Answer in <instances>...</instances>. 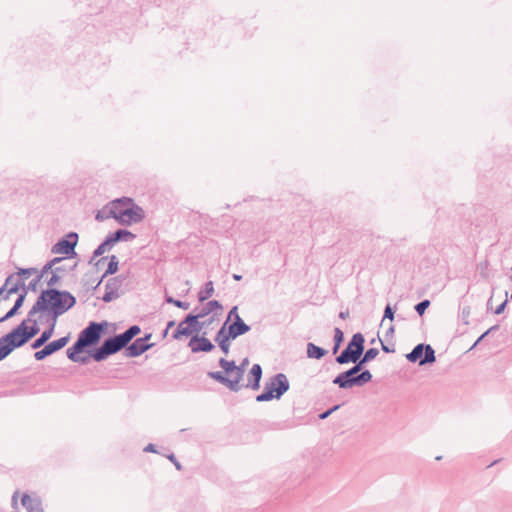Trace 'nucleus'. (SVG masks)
<instances>
[{
    "instance_id": "nucleus-1",
    "label": "nucleus",
    "mask_w": 512,
    "mask_h": 512,
    "mask_svg": "<svg viewBox=\"0 0 512 512\" xmlns=\"http://www.w3.org/2000/svg\"><path fill=\"white\" fill-rule=\"evenodd\" d=\"M76 304V298L68 291L55 288L43 290L35 304L30 309V317L38 313L49 312L51 320L56 323L59 316L63 315Z\"/></svg>"
},
{
    "instance_id": "nucleus-2",
    "label": "nucleus",
    "mask_w": 512,
    "mask_h": 512,
    "mask_svg": "<svg viewBox=\"0 0 512 512\" xmlns=\"http://www.w3.org/2000/svg\"><path fill=\"white\" fill-rule=\"evenodd\" d=\"M109 213L121 225L139 223L145 217L143 208L135 204L133 199L129 197H122L112 201Z\"/></svg>"
},
{
    "instance_id": "nucleus-3",
    "label": "nucleus",
    "mask_w": 512,
    "mask_h": 512,
    "mask_svg": "<svg viewBox=\"0 0 512 512\" xmlns=\"http://www.w3.org/2000/svg\"><path fill=\"white\" fill-rule=\"evenodd\" d=\"M218 363L227 375L221 371L208 372L209 378L219 382L233 392H239L245 387V385L241 384L244 377L243 370L237 368L235 361L220 358Z\"/></svg>"
},
{
    "instance_id": "nucleus-4",
    "label": "nucleus",
    "mask_w": 512,
    "mask_h": 512,
    "mask_svg": "<svg viewBox=\"0 0 512 512\" xmlns=\"http://www.w3.org/2000/svg\"><path fill=\"white\" fill-rule=\"evenodd\" d=\"M364 336L356 333L348 343L347 347L336 357L338 364L355 363L364 352Z\"/></svg>"
},
{
    "instance_id": "nucleus-5",
    "label": "nucleus",
    "mask_w": 512,
    "mask_h": 512,
    "mask_svg": "<svg viewBox=\"0 0 512 512\" xmlns=\"http://www.w3.org/2000/svg\"><path fill=\"white\" fill-rule=\"evenodd\" d=\"M126 347L125 342L122 340L120 335H115L113 337H110L101 344L100 347L96 348L92 354L91 357L97 361L101 362L108 358L110 355H113L123 348Z\"/></svg>"
},
{
    "instance_id": "nucleus-6",
    "label": "nucleus",
    "mask_w": 512,
    "mask_h": 512,
    "mask_svg": "<svg viewBox=\"0 0 512 512\" xmlns=\"http://www.w3.org/2000/svg\"><path fill=\"white\" fill-rule=\"evenodd\" d=\"M406 358L412 363L418 361L420 366L432 364L436 361L435 351L432 346L423 343L416 345L412 351L406 355Z\"/></svg>"
},
{
    "instance_id": "nucleus-7",
    "label": "nucleus",
    "mask_w": 512,
    "mask_h": 512,
    "mask_svg": "<svg viewBox=\"0 0 512 512\" xmlns=\"http://www.w3.org/2000/svg\"><path fill=\"white\" fill-rule=\"evenodd\" d=\"M106 325V322H90L89 325L80 332L77 342L84 348L96 344L100 340L101 333Z\"/></svg>"
},
{
    "instance_id": "nucleus-8",
    "label": "nucleus",
    "mask_w": 512,
    "mask_h": 512,
    "mask_svg": "<svg viewBox=\"0 0 512 512\" xmlns=\"http://www.w3.org/2000/svg\"><path fill=\"white\" fill-rule=\"evenodd\" d=\"M78 242V234L75 232H70L66 235L65 238L60 239L56 244L52 246V253L54 254H64L66 256H75V247Z\"/></svg>"
},
{
    "instance_id": "nucleus-9",
    "label": "nucleus",
    "mask_w": 512,
    "mask_h": 512,
    "mask_svg": "<svg viewBox=\"0 0 512 512\" xmlns=\"http://www.w3.org/2000/svg\"><path fill=\"white\" fill-rule=\"evenodd\" d=\"M366 363L363 362V359L360 357L358 361L355 362V365L351 367L349 370L340 373L333 379V384L338 385L341 389H350L352 388V383H349L353 377L358 375L362 368Z\"/></svg>"
},
{
    "instance_id": "nucleus-10",
    "label": "nucleus",
    "mask_w": 512,
    "mask_h": 512,
    "mask_svg": "<svg viewBox=\"0 0 512 512\" xmlns=\"http://www.w3.org/2000/svg\"><path fill=\"white\" fill-rule=\"evenodd\" d=\"M265 388L271 390L276 399L279 400L289 390L290 384L285 374L278 373L265 383Z\"/></svg>"
},
{
    "instance_id": "nucleus-11",
    "label": "nucleus",
    "mask_w": 512,
    "mask_h": 512,
    "mask_svg": "<svg viewBox=\"0 0 512 512\" xmlns=\"http://www.w3.org/2000/svg\"><path fill=\"white\" fill-rule=\"evenodd\" d=\"M151 336V334H146L144 337L137 338L130 345H127L125 350V356L138 357L147 350H149L153 346V343H148Z\"/></svg>"
},
{
    "instance_id": "nucleus-12",
    "label": "nucleus",
    "mask_w": 512,
    "mask_h": 512,
    "mask_svg": "<svg viewBox=\"0 0 512 512\" xmlns=\"http://www.w3.org/2000/svg\"><path fill=\"white\" fill-rule=\"evenodd\" d=\"M222 309L223 306L218 300H210L201 309L195 308L194 312L197 311L196 314H188L187 321L191 323H200L199 319L206 317L216 310L222 311Z\"/></svg>"
},
{
    "instance_id": "nucleus-13",
    "label": "nucleus",
    "mask_w": 512,
    "mask_h": 512,
    "mask_svg": "<svg viewBox=\"0 0 512 512\" xmlns=\"http://www.w3.org/2000/svg\"><path fill=\"white\" fill-rule=\"evenodd\" d=\"M68 341H69V336H64V337H61L57 340H54V341L48 343L47 345H45V347L43 349L35 352V354H34L35 359L37 361L43 360L47 356L59 351L64 346H66Z\"/></svg>"
},
{
    "instance_id": "nucleus-14",
    "label": "nucleus",
    "mask_w": 512,
    "mask_h": 512,
    "mask_svg": "<svg viewBox=\"0 0 512 512\" xmlns=\"http://www.w3.org/2000/svg\"><path fill=\"white\" fill-rule=\"evenodd\" d=\"M122 286V279L119 277H112L107 280L105 284V293L102 300L106 303L111 302L119 297V289Z\"/></svg>"
},
{
    "instance_id": "nucleus-15",
    "label": "nucleus",
    "mask_w": 512,
    "mask_h": 512,
    "mask_svg": "<svg viewBox=\"0 0 512 512\" xmlns=\"http://www.w3.org/2000/svg\"><path fill=\"white\" fill-rule=\"evenodd\" d=\"M188 346L193 353L211 352L215 348L214 344L208 338L204 336L199 337L197 335L190 339Z\"/></svg>"
},
{
    "instance_id": "nucleus-16",
    "label": "nucleus",
    "mask_w": 512,
    "mask_h": 512,
    "mask_svg": "<svg viewBox=\"0 0 512 512\" xmlns=\"http://www.w3.org/2000/svg\"><path fill=\"white\" fill-rule=\"evenodd\" d=\"M188 320V315L181 321L173 334L174 339H179L181 336H189L193 332H199L202 329V324L191 323Z\"/></svg>"
},
{
    "instance_id": "nucleus-17",
    "label": "nucleus",
    "mask_w": 512,
    "mask_h": 512,
    "mask_svg": "<svg viewBox=\"0 0 512 512\" xmlns=\"http://www.w3.org/2000/svg\"><path fill=\"white\" fill-rule=\"evenodd\" d=\"M24 325L19 324L16 328H14L11 332L4 335V341H7L14 349L19 348L27 343V340L24 339Z\"/></svg>"
},
{
    "instance_id": "nucleus-18",
    "label": "nucleus",
    "mask_w": 512,
    "mask_h": 512,
    "mask_svg": "<svg viewBox=\"0 0 512 512\" xmlns=\"http://www.w3.org/2000/svg\"><path fill=\"white\" fill-rule=\"evenodd\" d=\"M262 378V367L260 364H254L247 376V384H245V388H250L252 390H258L260 388V381Z\"/></svg>"
},
{
    "instance_id": "nucleus-19",
    "label": "nucleus",
    "mask_w": 512,
    "mask_h": 512,
    "mask_svg": "<svg viewBox=\"0 0 512 512\" xmlns=\"http://www.w3.org/2000/svg\"><path fill=\"white\" fill-rule=\"evenodd\" d=\"M21 504L27 512H44L42 500L38 496L32 497L25 493L22 496Z\"/></svg>"
},
{
    "instance_id": "nucleus-20",
    "label": "nucleus",
    "mask_w": 512,
    "mask_h": 512,
    "mask_svg": "<svg viewBox=\"0 0 512 512\" xmlns=\"http://www.w3.org/2000/svg\"><path fill=\"white\" fill-rule=\"evenodd\" d=\"M35 316L30 317V311L28 312L27 318L24 319L20 324L24 325V339L27 340V342L36 336L39 332V327L37 324V320L34 318Z\"/></svg>"
},
{
    "instance_id": "nucleus-21",
    "label": "nucleus",
    "mask_w": 512,
    "mask_h": 512,
    "mask_svg": "<svg viewBox=\"0 0 512 512\" xmlns=\"http://www.w3.org/2000/svg\"><path fill=\"white\" fill-rule=\"evenodd\" d=\"M227 328L234 340L250 331V326L241 317H237Z\"/></svg>"
},
{
    "instance_id": "nucleus-22",
    "label": "nucleus",
    "mask_w": 512,
    "mask_h": 512,
    "mask_svg": "<svg viewBox=\"0 0 512 512\" xmlns=\"http://www.w3.org/2000/svg\"><path fill=\"white\" fill-rule=\"evenodd\" d=\"M56 323L51 320L49 327L42 332L40 337H38L31 345L32 349H38L43 346L53 335Z\"/></svg>"
},
{
    "instance_id": "nucleus-23",
    "label": "nucleus",
    "mask_w": 512,
    "mask_h": 512,
    "mask_svg": "<svg viewBox=\"0 0 512 512\" xmlns=\"http://www.w3.org/2000/svg\"><path fill=\"white\" fill-rule=\"evenodd\" d=\"M115 245V242L112 236L109 234L106 239L94 250L93 257L90 260L92 263L95 257L103 255L107 250H110Z\"/></svg>"
},
{
    "instance_id": "nucleus-24",
    "label": "nucleus",
    "mask_w": 512,
    "mask_h": 512,
    "mask_svg": "<svg viewBox=\"0 0 512 512\" xmlns=\"http://www.w3.org/2000/svg\"><path fill=\"white\" fill-rule=\"evenodd\" d=\"M372 379V374L369 370L361 371L360 374L356 375L351 379L349 383H352V387L354 386H363L364 384L370 382Z\"/></svg>"
},
{
    "instance_id": "nucleus-25",
    "label": "nucleus",
    "mask_w": 512,
    "mask_h": 512,
    "mask_svg": "<svg viewBox=\"0 0 512 512\" xmlns=\"http://www.w3.org/2000/svg\"><path fill=\"white\" fill-rule=\"evenodd\" d=\"M110 235L112 236L115 244L119 241H132L136 237L135 234L125 229H119Z\"/></svg>"
},
{
    "instance_id": "nucleus-26",
    "label": "nucleus",
    "mask_w": 512,
    "mask_h": 512,
    "mask_svg": "<svg viewBox=\"0 0 512 512\" xmlns=\"http://www.w3.org/2000/svg\"><path fill=\"white\" fill-rule=\"evenodd\" d=\"M327 351L313 343L307 344V356L313 359H321L325 356Z\"/></svg>"
},
{
    "instance_id": "nucleus-27",
    "label": "nucleus",
    "mask_w": 512,
    "mask_h": 512,
    "mask_svg": "<svg viewBox=\"0 0 512 512\" xmlns=\"http://www.w3.org/2000/svg\"><path fill=\"white\" fill-rule=\"evenodd\" d=\"M214 340L217 344H221L224 342L226 343L228 341L234 340L226 326V323H224L222 327L218 330Z\"/></svg>"
},
{
    "instance_id": "nucleus-28",
    "label": "nucleus",
    "mask_w": 512,
    "mask_h": 512,
    "mask_svg": "<svg viewBox=\"0 0 512 512\" xmlns=\"http://www.w3.org/2000/svg\"><path fill=\"white\" fill-rule=\"evenodd\" d=\"M141 329L137 325L130 326L126 331L119 334L122 340L125 342L126 346L129 342L140 333Z\"/></svg>"
},
{
    "instance_id": "nucleus-29",
    "label": "nucleus",
    "mask_w": 512,
    "mask_h": 512,
    "mask_svg": "<svg viewBox=\"0 0 512 512\" xmlns=\"http://www.w3.org/2000/svg\"><path fill=\"white\" fill-rule=\"evenodd\" d=\"M214 293V285L212 281L205 283L204 288L198 293V300L204 302L209 299Z\"/></svg>"
},
{
    "instance_id": "nucleus-30",
    "label": "nucleus",
    "mask_w": 512,
    "mask_h": 512,
    "mask_svg": "<svg viewBox=\"0 0 512 512\" xmlns=\"http://www.w3.org/2000/svg\"><path fill=\"white\" fill-rule=\"evenodd\" d=\"M20 288H25L24 283L15 275V280L6 288L7 291L4 295V299H9L10 295L17 293Z\"/></svg>"
},
{
    "instance_id": "nucleus-31",
    "label": "nucleus",
    "mask_w": 512,
    "mask_h": 512,
    "mask_svg": "<svg viewBox=\"0 0 512 512\" xmlns=\"http://www.w3.org/2000/svg\"><path fill=\"white\" fill-rule=\"evenodd\" d=\"M83 349L84 347L76 341L70 348L67 349V357L71 361L77 362L79 358L78 354L81 353Z\"/></svg>"
},
{
    "instance_id": "nucleus-32",
    "label": "nucleus",
    "mask_w": 512,
    "mask_h": 512,
    "mask_svg": "<svg viewBox=\"0 0 512 512\" xmlns=\"http://www.w3.org/2000/svg\"><path fill=\"white\" fill-rule=\"evenodd\" d=\"M13 350L14 348L7 341H4L2 336L0 338V361L5 359Z\"/></svg>"
},
{
    "instance_id": "nucleus-33",
    "label": "nucleus",
    "mask_w": 512,
    "mask_h": 512,
    "mask_svg": "<svg viewBox=\"0 0 512 512\" xmlns=\"http://www.w3.org/2000/svg\"><path fill=\"white\" fill-rule=\"evenodd\" d=\"M118 265H119L118 258L115 255H112L110 257V261L108 263L107 270L103 274L102 279L108 275H112V274L116 273L118 270Z\"/></svg>"
},
{
    "instance_id": "nucleus-34",
    "label": "nucleus",
    "mask_w": 512,
    "mask_h": 512,
    "mask_svg": "<svg viewBox=\"0 0 512 512\" xmlns=\"http://www.w3.org/2000/svg\"><path fill=\"white\" fill-rule=\"evenodd\" d=\"M165 301L169 304H173L176 307L184 309V310H187L190 307V303L176 300L172 296H168V295L165 297Z\"/></svg>"
},
{
    "instance_id": "nucleus-35",
    "label": "nucleus",
    "mask_w": 512,
    "mask_h": 512,
    "mask_svg": "<svg viewBox=\"0 0 512 512\" xmlns=\"http://www.w3.org/2000/svg\"><path fill=\"white\" fill-rule=\"evenodd\" d=\"M379 354V350L377 348H370L368 349L362 359H363V362L367 363L371 360H373L374 358H376V356Z\"/></svg>"
},
{
    "instance_id": "nucleus-36",
    "label": "nucleus",
    "mask_w": 512,
    "mask_h": 512,
    "mask_svg": "<svg viewBox=\"0 0 512 512\" xmlns=\"http://www.w3.org/2000/svg\"><path fill=\"white\" fill-rule=\"evenodd\" d=\"M430 306V301L425 299L415 305L416 312L421 316L424 314L426 309Z\"/></svg>"
},
{
    "instance_id": "nucleus-37",
    "label": "nucleus",
    "mask_w": 512,
    "mask_h": 512,
    "mask_svg": "<svg viewBox=\"0 0 512 512\" xmlns=\"http://www.w3.org/2000/svg\"><path fill=\"white\" fill-rule=\"evenodd\" d=\"M27 296V289L23 288L21 293L18 295L15 303H14V306L18 309H20L25 301V298Z\"/></svg>"
},
{
    "instance_id": "nucleus-38",
    "label": "nucleus",
    "mask_w": 512,
    "mask_h": 512,
    "mask_svg": "<svg viewBox=\"0 0 512 512\" xmlns=\"http://www.w3.org/2000/svg\"><path fill=\"white\" fill-rule=\"evenodd\" d=\"M61 280V276L57 274L56 272L52 271L51 277L47 280V285L49 287L56 286Z\"/></svg>"
},
{
    "instance_id": "nucleus-39",
    "label": "nucleus",
    "mask_w": 512,
    "mask_h": 512,
    "mask_svg": "<svg viewBox=\"0 0 512 512\" xmlns=\"http://www.w3.org/2000/svg\"><path fill=\"white\" fill-rule=\"evenodd\" d=\"M15 280V275L14 274H11L9 275L6 280H5V283L2 287H0V296L1 295H5L6 291H7V287Z\"/></svg>"
},
{
    "instance_id": "nucleus-40",
    "label": "nucleus",
    "mask_w": 512,
    "mask_h": 512,
    "mask_svg": "<svg viewBox=\"0 0 512 512\" xmlns=\"http://www.w3.org/2000/svg\"><path fill=\"white\" fill-rule=\"evenodd\" d=\"M237 317H240V315L238 314V308L237 306H234L228 313V316H227V319L224 323H226V325L228 324V322H230L231 320L235 321Z\"/></svg>"
},
{
    "instance_id": "nucleus-41",
    "label": "nucleus",
    "mask_w": 512,
    "mask_h": 512,
    "mask_svg": "<svg viewBox=\"0 0 512 512\" xmlns=\"http://www.w3.org/2000/svg\"><path fill=\"white\" fill-rule=\"evenodd\" d=\"M18 311L19 309L13 305V307L3 317H0V323L14 317Z\"/></svg>"
},
{
    "instance_id": "nucleus-42",
    "label": "nucleus",
    "mask_w": 512,
    "mask_h": 512,
    "mask_svg": "<svg viewBox=\"0 0 512 512\" xmlns=\"http://www.w3.org/2000/svg\"><path fill=\"white\" fill-rule=\"evenodd\" d=\"M344 339L343 332L340 328H335L334 330V343H337L338 345H341L342 341Z\"/></svg>"
},
{
    "instance_id": "nucleus-43",
    "label": "nucleus",
    "mask_w": 512,
    "mask_h": 512,
    "mask_svg": "<svg viewBox=\"0 0 512 512\" xmlns=\"http://www.w3.org/2000/svg\"><path fill=\"white\" fill-rule=\"evenodd\" d=\"M394 314H395V311L393 310V308L388 304L386 307H385V310H384V319H390V320H393L394 319Z\"/></svg>"
},
{
    "instance_id": "nucleus-44",
    "label": "nucleus",
    "mask_w": 512,
    "mask_h": 512,
    "mask_svg": "<svg viewBox=\"0 0 512 512\" xmlns=\"http://www.w3.org/2000/svg\"><path fill=\"white\" fill-rule=\"evenodd\" d=\"M40 278H41V276H37L35 279H33V280L29 283V285H28L27 287L25 286V289H27V291H28V290L36 291V289H37V285H38V283H39V281H40Z\"/></svg>"
},
{
    "instance_id": "nucleus-45",
    "label": "nucleus",
    "mask_w": 512,
    "mask_h": 512,
    "mask_svg": "<svg viewBox=\"0 0 512 512\" xmlns=\"http://www.w3.org/2000/svg\"><path fill=\"white\" fill-rule=\"evenodd\" d=\"M498 329V326L495 325V326H492L491 328H489L485 333H483L478 339L477 341L472 345L471 349H473L485 336H487L490 332L494 331Z\"/></svg>"
},
{
    "instance_id": "nucleus-46",
    "label": "nucleus",
    "mask_w": 512,
    "mask_h": 512,
    "mask_svg": "<svg viewBox=\"0 0 512 512\" xmlns=\"http://www.w3.org/2000/svg\"><path fill=\"white\" fill-rule=\"evenodd\" d=\"M230 345H231V341H228V342H224V343H221V344H218L219 348L221 349V351L227 355L230 351Z\"/></svg>"
},
{
    "instance_id": "nucleus-47",
    "label": "nucleus",
    "mask_w": 512,
    "mask_h": 512,
    "mask_svg": "<svg viewBox=\"0 0 512 512\" xmlns=\"http://www.w3.org/2000/svg\"><path fill=\"white\" fill-rule=\"evenodd\" d=\"M54 267H55V266H54L53 264H51V262H50V261H49V262H47V263L44 265V267H43V269H42V271H41V274H40L39 276H41V277H42V276H43L45 273H47L49 270H51V272H52V271H53V269H54Z\"/></svg>"
},
{
    "instance_id": "nucleus-48",
    "label": "nucleus",
    "mask_w": 512,
    "mask_h": 512,
    "mask_svg": "<svg viewBox=\"0 0 512 512\" xmlns=\"http://www.w3.org/2000/svg\"><path fill=\"white\" fill-rule=\"evenodd\" d=\"M35 269L28 268V269H20L18 272L19 276H28L31 275L33 272H35Z\"/></svg>"
},
{
    "instance_id": "nucleus-49",
    "label": "nucleus",
    "mask_w": 512,
    "mask_h": 512,
    "mask_svg": "<svg viewBox=\"0 0 512 512\" xmlns=\"http://www.w3.org/2000/svg\"><path fill=\"white\" fill-rule=\"evenodd\" d=\"M338 407H339V406H334L333 408H331V409H329V410H327V411H325V412L321 413V414L319 415V418H320V419H322V420H323V419H326V418H327V417H328V416H329L333 411H335L336 409H338Z\"/></svg>"
},
{
    "instance_id": "nucleus-50",
    "label": "nucleus",
    "mask_w": 512,
    "mask_h": 512,
    "mask_svg": "<svg viewBox=\"0 0 512 512\" xmlns=\"http://www.w3.org/2000/svg\"><path fill=\"white\" fill-rule=\"evenodd\" d=\"M263 393H264V395L266 396V399H267L268 401H271V400H273V399H276V396L274 395V393H272V391H271V390H269V389H267V388H265V387H264V392H263Z\"/></svg>"
},
{
    "instance_id": "nucleus-51",
    "label": "nucleus",
    "mask_w": 512,
    "mask_h": 512,
    "mask_svg": "<svg viewBox=\"0 0 512 512\" xmlns=\"http://www.w3.org/2000/svg\"><path fill=\"white\" fill-rule=\"evenodd\" d=\"M507 302H508V300H507V299H506L504 302H502V303H501V304H500V305L495 309V314H501V313L504 311V309H505V307H506V305H507Z\"/></svg>"
},
{
    "instance_id": "nucleus-52",
    "label": "nucleus",
    "mask_w": 512,
    "mask_h": 512,
    "mask_svg": "<svg viewBox=\"0 0 512 512\" xmlns=\"http://www.w3.org/2000/svg\"><path fill=\"white\" fill-rule=\"evenodd\" d=\"M168 458L175 465L177 470H181V464L177 461V459L174 456V454H171Z\"/></svg>"
},
{
    "instance_id": "nucleus-53",
    "label": "nucleus",
    "mask_w": 512,
    "mask_h": 512,
    "mask_svg": "<svg viewBox=\"0 0 512 512\" xmlns=\"http://www.w3.org/2000/svg\"><path fill=\"white\" fill-rule=\"evenodd\" d=\"M18 494H19V492L15 491L14 494L12 495V506L15 509H17V507H18V502H17Z\"/></svg>"
},
{
    "instance_id": "nucleus-54",
    "label": "nucleus",
    "mask_w": 512,
    "mask_h": 512,
    "mask_svg": "<svg viewBox=\"0 0 512 512\" xmlns=\"http://www.w3.org/2000/svg\"><path fill=\"white\" fill-rule=\"evenodd\" d=\"M248 363H249L248 358H245V359L242 360L240 365H237V368H241L243 370V374H244L245 370H246V366L248 365Z\"/></svg>"
},
{
    "instance_id": "nucleus-55",
    "label": "nucleus",
    "mask_w": 512,
    "mask_h": 512,
    "mask_svg": "<svg viewBox=\"0 0 512 512\" xmlns=\"http://www.w3.org/2000/svg\"><path fill=\"white\" fill-rule=\"evenodd\" d=\"M380 343H381V349L385 352V353H391V352H394V349H390L387 345L384 344V342L379 339Z\"/></svg>"
},
{
    "instance_id": "nucleus-56",
    "label": "nucleus",
    "mask_w": 512,
    "mask_h": 512,
    "mask_svg": "<svg viewBox=\"0 0 512 512\" xmlns=\"http://www.w3.org/2000/svg\"><path fill=\"white\" fill-rule=\"evenodd\" d=\"M54 272L57 274L67 271V268L65 266H55L53 269Z\"/></svg>"
},
{
    "instance_id": "nucleus-57",
    "label": "nucleus",
    "mask_w": 512,
    "mask_h": 512,
    "mask_svg": "<svg viewBox=\"0 0 512 512\" xmlns=\"http://www.w3.org/2000/svg\"><path fill=\"white\" fill-rule=\"evenodd\" d=\"M144 451L145 452H156V447L154 444H148L145 448H144Z\"/></svg>"
},
{
    "instance_id": "nucleus-58",
    "label": "nucleus",
    "mask_w": 512,
    "mask_h": 512,
    "mask_svg": "<svg viewBox=\"0 0 512 512\" xmlns=\"http://www.w3.org/2000/svg\"><path fill=\"white\" fill-rule=\"evenodd\" d=\"M256 401L257 402H267L268 400L266 399V396L262 392L261 394L256 396Z\"/></svg>"
},
{
    "instance_id": "nucleus-59",
    "label": "nucleus",
    "mask_w": 512,
    "mask_h": 512,
    "mask_svg": "<svg viewBox=\"0 0 512 512\" xmlns=\"http://www.w3.org/2000/svg\"><path fill=\"white\" fill-rule=\"evenodd\" d=\"M88 361H89V357H87V356H79L77 362H79L81 364H86V363H88Z\"/></svg>"
},
{
    "instance_id": "nucleus-60",
    "label": "nucleus",
    "mask_w": 512,
    "mask_h": 512,
    "mask_svg": "<svg viewBox=\"0 0 512 512\" xmlns=\"http://www.w3.org/2000/svg\"><path fill=\"white\" fill-rule=\"evenodd\" d=\"M64 258L62 257H55L54 259H52L50 262L51 264H53L54 266H56L58 263H60L61 261H63Z\"/></svg>"
},
{
    "instance_id": "nucleus-61",
    "label": "nucleus",
    "mask_w": 512,
    "mask_h": 512,
    "mask_svg": "<svg viewBox=\"0 0 512 512\" xmlns=\"http://www.w3.org/2000/svg\"><path fill=\"white\" fill-rule=\"evenodd\" d=\"M347 316H348V312L347 311L346 312H340V314H339V317L341 319H346Z\"/></svg>"
},
{
    "instance_id": "nucleus-62",
    "label": "nucleus",
    "mask_w": 512,
    "mask_h": 512,
    "mask_svg": "<svg viewBox=\"0 0 512 512\" xmlns=\"http://www.w3.org/2000/svg\"><path fill=\"white\" fill-rule=\"evenodd\" d=\"M339 347H340V345H338L337 343H334V347H333L334 354H336L338 352Z\"/></svg>"
},
{
    "instance_id": "nucleus-63",
    "label": "nucleus",
    "mask_w": 512,
    "mask_h": 512,
    "mask_svg": "<svg viewBox=\"0 0 512 512\" xmlns=\"http://www.w3.org/2000/svg\"><path fill=\"white\" fill-rule=\"evenodd\" d=\"M233 279L236 280V281H239L242 279V276L241 275H238V274H234L233 275Z\"/></svg>"
},
{
    "instance_id": "nucleus-64",
    "label": "nucleus",
    "mask_w": 512,
    "mask_h": 512,
    "mask_svg": "<svg viewBox=\"0 0 512 512\" xmlns=\"http://www.w3.org/2000/svg\"><path fill=\"white\" fill-rule=\"evenodd\" d=\"M96 219L102 221L104 219V217L100 213H98L96 215Z\"/></svg>"
}]
</instances>
